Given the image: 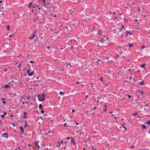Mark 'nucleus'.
<instances>
[{
    "label": "nucleus",
    "mask_w": 150,
    "mask_h": 150,
    "mask_svg": "<svg viewBox=\"0 0 150 150\" xmlns=\"http://www.w3.org/2000/svg\"><path fill=\"white\" fill-rule=\"evenodd\" d=\"M35 4H34V5H32V7H33V8H35V7L34 6H35Z\"/></svg>",
    "instance_id": "c03bdc74"
},
{
    "label": "nucleus",
    "mask_w": 150,
    "mask_h": 150,
    "mask_svg": "<svg viewBox=\"0 0 150 150\" xmlns=\"http://www.w3.org/2000/svg\"><path fill=\"white\" fill-rule=\"evenodd\" d=\"M53 130L51 131L50 129L49 130V131L48 132V133H50V132H52L53 133Z\"/></svg>",
    "instance_id": "f704fd0d"
},
{
    "label": "nucleus",
    "mask_w": 150,
    "mask_h": 150,
    "mask_svg": "<svg viewBox=\"0 0 150 150\" xmlns=\"http://www.w3.org/2000/svg\"><path fill=\"white\" fill-rule=\"evenodd\" d=\"M64 145H66V144L67 143V142H64Z\"/></svg>",
    "instance_id": "680f3d73"
},
{
    "label": "nucleus",
    "mask_w": 150,
    "mask_h": 150,
    "mask_svg": "<svg viewBox=\"0 0 150 150\" xmlns=\"http://www.w3.org/2000/svg\"><path fill=\"white\" fill-rule=\"evenodd\" d=\"M30 98V96H28L27 98L28 100H29Z\"/></svg>",
    "instance_id": "a18cd8bd"
},
{
    "label": "nucleus",
    "mask_w": 150,
    "mask_h": 150,
    "mask_svg": "<svg viewBox=\"0 0 150 150\" xmlns=\"http://www.w3.org/2000/svg\"><path fill=\"white\" fill-rule=\"evenodd\" d=\"M67 66H68V65H69V67L71 68L72 67V66L71 65V64L70 63H69V64H68V63H67Z\"/></svg>",
    "instance_id": "393cba45"
},
{
    "label": "nucleus",
    "mask_w": 150,
    "mask_h": 150,
    "mask_svg": "<svg viewBox=\"0 0 150 150\" xmlns=\"http://www.w3.org/2000/svg\"><path fill=\"white\" fill-rule=\"evenodd\" d=\"M145 64H142V65H141L140 66L142 67V68H143L144 66H145Z\"/></svg>",
    "instance_id": "a878e982"
},
{
    "label": "nucleus",
    "mask_w": 150,
    "mask_h": 150,
    "mask_svg": "<svg viewBox=\"0 0 150 150\" xmlns=\"http://www.w3.org/2000/svg\"><path fill=\"white\" fill-rule=\"evenodd\" d=\"M97 100H98L97 101H98V100H99V99L98 97H97Z\"/></svg>",
    "instance_id": "0e129e2a"
},
{
    "label": "nucleus",
    "mask_w": 150,
    "mask_h": 150,
    "mask_svg": "<svg viewBox=\"0 0 150 150\" xmlns=\"http://www.w3.org/2000/svg\"><path fill=\"white\" fill-rule=\"evenodd\" d=\"M31 69H30L27 71V74H28V75H29V74L30 73V71H31Z\"/></svg>",
    "instance_id": "aec40b11"
},
{
    "label": "nucleus",
    "mask_w": 150,
    "mask_h": 150,
    "mask_svg": "<svg viewBox=\"0 0 150 150\" xmlns=\"http://www.w3.org/2000/svg\"><path fill=\"white\" fill-rule=\"evenodd\" d=\"M4 116H5V115H1V118H4Z\"/></svg>",
    "instance_id": "c756f323"
},
{
    "label": "nucleus",
    "mask_w": 150,
    "mask_h": 150,
    "mask_svg": "<svg viewBox=\"0 0 150 150\" xmlns=\"http://www.w3.org/2000/svg\"><path fill=\"white\" fill-rule=\"evenodd\" d=\"M143 91H142L141 92V93H140L141 94H143Z\"/></svg>",
    "instance_id": "5fc2aeb1"
},
{
    "label": "nucleus",
    "mask_w": 150,
    "mask_h": 150,
    "mask_svg": "<svg viewBox=\"0 0 150 150\" xmlns=\"http://www.w3.org/2000/svg\"><path fill=\"white\" fill-rule=\"evenodd\" d=\"M144 82L143 81H140L139 83V84L140 85H143L144 84Z\"/></svg>",
    "instance_id": "6ab92c4d"
},
{
    "label": "nucleus",
    "mask_w": 150,
    "mask_h": 150,
    "mask_svg": "<svg viewBox=\"0 0 150 150\" xmlns=\"http://www.w3.org/2000/svg\"><path fill=\"white\" fill-rule=\"evenodd\" d=\"M3 113L4 114V115L5 116L6 115V114H7V113L6 112H5V111Z\"/></svg>",
    "instance_id": "7c9ffc66"
},
{
    "label": "nucleus",
    "mask_w": 150,
    "mask_h": 150,
    "mask_svg": "<svg viewBox=\"0 0 150 150\" xmlns=\"http://www.w3.org/2000/svg\"><path fill=\"white\" fill-rule=\"evenodd\" d=\"M124 21L125 22L127 21V19L126 18H124Z\"/></svg>",
    "instance_id": "a19ab883"
},
{
    "label": "nucleus",
    "mask_w": 150,
    "mask_h": 150,
    "mask_svg": "<svg viewBox=\"0 0 150 150\" xmlns=\"http://www.w3.org/2000/svg\"><path fill=\"white\" fill-rule=\"evenodd\" d=\"M11 82H9L8 83V84H5L4 88H9L10 87V83Z\"/></svg>",
    "instance_id": "423d86ee"
},
{
    "label": "nucleus",
    "mask_w": 150,
    "mask_h": 150,
    "mask_svg": "<svg viewBox=\"0 0 150 150\" xmlns=\"http://www.w3.org/2000/svg\"><path fill=\"white\" fill-rule=\"evenodd\" d=\"M30 63H31L32 64H33L34 63V61H33L30 60Z\"/></svg>",
    "instance_id": "4c0bfd02"
},
{
    "label": "nucleus",
    "mask_w": 150,
    "mask_h": 150,
    "mask_svg": "<svg viewBox=\"0 0 150 150\" xmlns=\"http://www.w3.org/2000/svg\"><path fill=\"white\" fill-rule=\"evenodd\" d=\"M122 126H123V127H124V129H125L126 130H125V131H126L127 130V129L126 128V127H125V126H124V124H123L122 125ZM125 131V130H124Z\"/></svg>",
    "instance_id": "c85d7f7f"
},
{
    "label": "nucleus",
    "mask_w": 150,
    "mask_h": 150,
    "mask_svg": "<svg viewBox=\"0 0 150 150\" xmlns=\"http://www.w3.org/2000/svg\"><path fill=\"white\" fill-rule=\"evenodd\" d=\"M64 93L62 91H60L59 92V94L61 95H64Z\"/></svg>",
    "instance_id": "f3484780"
},
{
    "label": "nucleus",
    "mask_w": 150,
    "mask_h": 150,
    "mask_svg": "<svg viewBox=\"0 0 150 150\" xmlns=\"http://www.w3.org/2000/svg\"><path fill=\"white\" fill-rule=\"evenodd\" d=\"M145 46L144 45V46H142L141 48H142V49H143V48H145Z\"/></svg>",
    "instance_id": "c9c22d12"
},
{
    "label": "nucleus",
    "mask_w": 150,
    "mask_h": 150,
    "mask_svg": "<svg viewBox=\"0 0 150 150\" xmlns=\"http://www.w3.org/2000/svg\"><path fill=\"white\" fill-rule=\"evenodd\" d=\"M25 124L24 126V127L25 128H26V127L27 126V122L25 120Z\"/></svg>",
    "instance_id": "dca6fc26"
},
{
    "label": "nucleus",
    "mask_w": 150,
    "mask_h": 150,
    "mask_svg": "<svg viewBox=\"0 0 150 150\" xmlns=\"http://www.w3.org/2000/svg\"><path fill=\"white\" fill-rule=\"evenodd\" d=\"M137 21V20L136 19V20H135L134 21V22H135L136 21Z\"/></svg>",
    "instance_id": "13d9d810"
},
{
    "label": "nucleus",
    "mask_w": 150,
    "mask_h": 150,
    "mask_svg": "<svg viewBox=\"0 0 150 150\" xmlns=\"http://www.w3.org/2000/svg\"><path fill=\"white\" fill-rule=\"evenodd\" d=\"M1 100L3 101L2 102L4 104H5L6 103V102L5 101L6 99L5 98H3L1 99Z\"/></svg>",
    "instance_id": "6e6552de"
},
{
    "label": "nucleus",
    "mask_w": 150,
    "mask_h": 150,
    "mask_svg": "<svg viewBox=\"0 0 150 150\" xmlns=\"http://www.w3.org/2000/svg\"><path fill=\"white\" fill-rule=\"evenodd\" d=\"M125 33H126V34H125V36H127L128 35V34H129L130 35H131L133 33H131L130 32V31H128V30H127L125 32Z\"/></svg>",
    "instance_id": "0eeeda50"
},
{
    "label": "nucleus",
    "mask_w": 150,
    "mask_h": 150,
    "mask_svg": "<svg viewBox=\"0 0 150 150\" xmlns=\"http://www.w3.org/2000/svg\"><path fill=\"white\" fill-rule=\"evenodd\" d=\"M23 118H24V119H26V117H27V116H25V115H24V116H23Z\"/></svg>",
    "instance_id": "e433bc0d"
},
{
    "label": "nucleus",
    "mask_w": 150,
    "mask_h": 150,
    "mask_svg": "<svg viewBox=\"0 0 150 150\" xmlns=\"http://www.w3.org/2000/svg\"><path fill=\"white\" fill-rule=\"evenodd\" d=\"M98 34L99 35H102V34L101 33V31L100 30H98Z\"/></svg>",
    "instance_id": "f8f14e48"
},
{
    "label": "nucleus",
    "mask_w": 150,
    "mask_h": 150,
    "mask_svg": "<svg viewBox=\"0 0 150 150\" xmlns=\"http://www.w3.org/2000/svg\"><path fill=\"white\" fill-rule=\"evenodd\" d=\"M120 30V31H122V28H120L119 29Z\"/></svg>",
    "instance_id": "bf43d9fd"
},
{
    "label": "nucleus",
    "mask_w": 150,
    "mask_h": 150,
    "mask_svg": "<svg viewBox=\"0 0 150 150\" xmlns=\"http://www.w3.org/2000/svg\"><path fill=\"white\" fill-rule=\"evenodd\" d=\"M133 45H134L132 43L129 44L128 45V46L129 47H131L132 46H133Z\"/></svg>",
    "instance_id": "2eb2a0df"
},
{
    "label": "nucleus",
    "mask_w": 150,
    "mask_h": 150,
    "mask_svg": "<svg viewBox=\"0 0 150 150\" xmlns=\"http://www.w3.org/2000/svg\"><path fill=\"white\" fill-rule=\"evenodd\" d=\"M122 28V29H124V26H122V28Z\"/></svg>",
    "instance_id": "69168bd1"
},
{
    "label": "nucleus",
    "mask_w": 150,
    "mask_h": 150,
    "mask_svg": "<svg viewBox=\"0 0 150 150\" xmlns=\"http://www.w3.org/2000/svg\"><path fill=\"white\" fill-rule=\"evenodd\" d=\"M35 142V145L37 146L39 148L40 146L38 145V143H39V142L38 141H37L36 142Z\"/></svg>",
    "instance_id": "1a4fd4ad"
},
{
    "label": "nucleus",
    "mask_w": 150,
    "mask_h": 150,
    "mask_svg": "<svg viewBox=\"0 0 150 150\" xmlns=\"http://www.w3.org/2000/svg\"><path fill=\"white\" fill-rule=\"evenodd\" d=\"M41 97V95H39L38 96V100L39 101H44L45 100V97H42V99H41L40 97Z\"/></svg>",
    "instance_id": "f257e3e1"
},
{
    "label": "nucleus",
    "mask_w": 150,
    "mask_h": 150,
    "mask_svg": "<svg viewBox=\"0 0 150 150\" xmlns=\"http://www.w3.org/2000/svg\"><path fill=\"white\" fill-rule=\"evenodd\" d=\"M67 126V124L66 123H65L64 124V126L65 127L66 126Z\"/></svg>",
    "instance_id": "79ce46f5"
},
{
    "label": "nucleus",
    "mask_w": 150,
    "mask_h": 150,
    "mask_svg": "<svg viewBox=\"0 0 150 150\" xmlns=\"http://www.w3.org/2000/svg\"><path fill=\"white\" fill-rule=\"evenodd\" d=\"M7 69H5L4 70L5 72H6L7 71Z\"/></svg>",
    "instance_id": "49530a36"
},
{
    "label": "nucleus",
    "mask_w": 150,
    "mask_h": 150,
    "mask_svg": "<svg viewBox=\"0 0 150 150\" xmlns=\"http://www.w3.org/2000/svg\"><path fill=\"white\" fill-rule=\"evenodd\" d=\"M13 95L15 96H17L16 94L15 93H14Z\"/></svg>",
    "instance_id": "3c124183"
},
{
    "label": "nucleus",
    "mask_w": 150,
    "mask_h": 150,
    "mask_svg": "<svg viewBox=\"0 0 150 150\" xmlns=\"http://www.w3.org/2000/svg\"><path fill=\"white\" fill-rule=\"evenodd\" d=\"M119 57V55H117L116 57H115V58H116V59H117Z\"/></svg>",
    "instance_id": "de8ad7c7"
},
{
    "label": "nucleus",
    "mask_w": 150,
    "mask_h": 150,
    "mask_svg": "<svg viewBox=\"0 0 150 150\" xmlns=\"http://www.w3.org/2000/svg\"><path fill=\"white\" fill-rule=\"evenodd\" d=\"M15 122L12 123H11V124H13V126L14 127L15 126Z\"/></svg>",
    "instance_id": "58836bf2"
},
{
    "label": "nucleus",
    "mask_w": 150,
    "mask_h": 150,
    "mask_svg": "<svg viewBox=\"0 0 150 150\" xmlns=\"http://www.w3.org/2000/svg\"><path fill=\"white\" fill-rule=\"evenodd\" d=\"M125 96H128V98L129 99L131 97V96L130 95H128L127 94H126Z\"/></svg>",
    "instance_id": "5701e85b"
},
{
    "label": "nucleus",
    "mask_w": 150,
    "mask_h": 150,
    "mask_svg": "<svg viewBox=\"0 0 150 150\" xmlns=\"http://www.w3.org/2000/svg\"><path fill=\"white\" fill-rule=\"evenodd\" d=\"M2 123L1 122V120H0V127L2 126Z\"/></svg>",
    "instance_id": "473e14b6"
},
{
    "label": "nucleus",
    "mask_w": 150,
    "mask_h": 150,
    "mask_svg": "<svg viewBox=\"0 0 150 150\" xmlns=\"http://www.w3.org/2000/svg\"><path fill=\"white\" fill-rule=\"evenodd\" d=\"M148 133H150V129H149V131Z\"/></svg>",
    "instance_id": "774afa93"
},
{
    "label": "nucleus",
    "mask_w": 150,
    "mask_h": 150,
    "mask_svg": "<svg viewBox=\"0 0 150 150\" xmlns=\"http://www.w3.org/2000/svg\"><path fill=\"white\" fill-rule=\"evenodd\" d=\"M41 112L42 113H44V111L43 110V109H42L41 111Z\"/></svg>",
    "instance_id": "2f4dec72"
},
{
    "label": "nucleus",
    "mask_w": 150,
    "mask_h": 150,
    "mask_svg": "<svg viewBox=\"0 0 150 150\" xmlns=\"http://www.w3.org/2000/svg\"><path fill=\"white\" fill-rule=\"evenodd\" d=\"M112 14L114 15H115L116 14V13L115 12H113Z\"/></svg>",
    "instance_id": "8fccbe9b"
},
{
    "label": "nucleus",
    "mask_w": 150,
    "mask_h": 150,
    "mask_svg": "<svg viewBox=\"0 0 150 150\" xmlns=\"http://www.w3.org/2000/svg\"><path fill=\"white\" fill-rule=\"evenodd\" d=\"M138 114L137 112H135L133 114V115L134 116L137 115Z\"/></svg>",
    "instance_id": "412c9836"
},
{
    "label": "nucleus",
    "mask_w": 150,
    "mask_h": 150,
    "mask_svg": "<svg viewBox=\"0 0 150 150\" xmlns=\"http://www.w3.org/2000/svg\"><path fill=\"white\" fill-rule=\"evenodd\" d=\"M142 127L143 129H145L146 127V126L145 125L143 124L142 125Z\"/></svg>",
    "instance_id": "4468645a"
},
{
    "label": "nucleus",
    "mask_w": 150,
    "mask_h": 150,
    "mask_svg": "<svg viewBox=\"0 0 150 150\" xmlns=\"http://www.w3.org/2000/svg\"><path fill=\"white\" fill-rule=\"evenodd\" d=\"M60 144L62 145H64V143L62 141H61L60 142H58L57 143V147H59L61 145Z\"/></svg>",
    "instance_id": "20e7f679"
},
{
    "label": "nucleus",
    "mask_w": 150,
    "mask_h": 150,
    "mask_svg": "<svg viewBox=\"0 0 150 150\" xmlns=\"http://www.w3.org/2000/svg\"><path fill=\"white\" fill-rule=\"evenodd\" d=\"M42 2L45 3L46 2V0H42Z\"/></svg>",
    "instance_id": "603ef678"
},
{
    "label": "nucleus",
    "mask_w": 150,
    "mask_h": 150,
    "mask_svg": "<svg viewBox=\"0 0 150 150\" xmlns=\"http://www.w3.org/2000/svg\"><path fill=\"white\" fill-rule=\"evenodd\" d=\"M100 80L102 81H103V79L102 76L100 78Z\"/></svg>",
    "instance_id": "72a5a7b5"
},
{
    "label": "nucleus",
    "mask_w": 150,
    "mask_h": 150,
    "mask_svg": "<svg viewBox=\"0 0 150 150\" xmlns=\"http://www.w3.org/2000/svg\"><path fill=\"white\" fill-rule=\"evenodd\" d=\"M39 108L40 109L42 108V105L41 104H40L39 105Z\"/></svg>",
    "instance_id": "a211bd4d"
},
{
    "label": "nucleus",
    "mask_w": 150,
    "mask_h": 150,
    "mask_svg": "<svg viewBox=\"0 0 150 150\" xmlns=\"http://www.w3.org/2000/svg\"><path fill=\"white\" fill-rule=\"evenodd\" d=\"M34 74V72L33 71L30 74H29V75H28L29 76H31L33 75Z\"/></svg>",
    "instance_id": "ddd939ff"
},
{
    "label": "nucleus",
    "mask_w": 150,
    "mask_h": 150,
    "mask_svg": "<svg viewBox=\"0 0 150 150\" xmlns=\"http://www.w3.org/2000/svg\"><path fill=\"white\" fill-rule=\"evenodd\" d=\"M23 114L24 115H25L27 114V112H24Z\"/></svg>",
    "instance_id": "6e6d98bb"
},
{
    "label": "nucleus",
    "mask_w": 150,
    "mask_h": 150,
    "mask_svg": "<svg viewBox=\"0 0 150 150\" xmlns=\"http://www.w3.org/2000/svg\"><path fill=\"white\" fill-rule=\"evenodd\" d=\"M66 145H65L64 146V147L63 148L64 149H65L66 148Z\"/></svg>",
    "instance_id": "e2e57ef3"
},
{
    "label": "nucleus",
    "mask_w": 150,
    "mask_h": 150,
    "mask_svg": "<svg viewBox=\"0 0 150 150\" xmlns=\"http://www.w3.org/2000/svg\"><path fill=\"white\" fill-rule=\"evenodd\" d=\"M139 150H147V149H143V150L140 149Z\"/></svg>",
    "instance_id": "338daca9"
},
{
    "label": "nucleus",
    "mask_w": 150,
    "mask_h": 150,
    "mask_svg": "<svg viewBox=\"0 0 150 150\" xmlns=\"http://www.w3.org/2000/svg\"><path fill=\"white\" fill-rule=\"evenodd\" d=\"M2 137H4L6 139L8 138V134L6 132L2 134Z\"/></svg>",
    "instance_id": "7ed1b4c3"
},
{
    "label": "nucleus",
    "mask_w": 150,
    "mask_h": 150,
    "mask_svg": "<svg viewBox=\"0 0 150 150\" xmlns=\"http://www.w3.org/2000/svg\"><path fill=\"white\" fill-rule=\"evenodd\" d=\"M32 5V3L31 2H30L29 3V8L31 7V6Z\"/></svg>",
    "instance_id": "bb28decb"
},
{
    "label": "nucleus",
    "mask_w": 150,
    "mask_h": 150,
    "mask_svg": "<svg viewBox=\"0 0 150 150\" xmlns=\"http://www.w3.org/2000/svg\"><path fill=\"white\" fill-rule=\"evenodd\" d=\"M106 106L107 105L106 104L105 105H104L103 107V110L105 112H106Z\"/></svg>",
    "instance_id": "9d476101"
},
{
    "label": "nucleus",
    "mask_w": 150,
    "mask_h": 150,
    "mask_svg": "<svg viewBox=\"0 0 150 150\" xmlns=\"http://www.w3.org/2000/svg\"><path fill=\"white\" fill-rule=\"evenodd\" d=\"M71 143H72L74 145H76V143L75 142L74 139L72 138V137H71Z\"/></svg>",
    "instance_id": "39448f33"
},
{
    "label": "nucleus",
    "mask_w": 150,
    "mask_h": 150,
    "mask_svg": "<svg viewBox=\"0 0 150 150\" xmlns=\"http://www.w3.org/2000/svg\"><path fill=\"white\" fill-rule=\"evenodd\" d=\"M134 147V146H131L130 147V148L132 149V148H133Z\"/></svg>",
    "instance_id": "ea45409f"
},
{
    "label": "nucleus",
    "mask_w": 150,
    "mask_h": 150,
    "mask_svg": "<svg viewBox=\"0 0 150 150\" xmlns=\"http://www.w3.org/2000/svg\"><path fill=\"white\" fill-rule=\"evenodd\" d=\"M20 128L21 129V130L22 132V134H24L23 132L24 131V128H23V127H22L21 126H20Z\"/></svg>",
    "instance_id": "9b49d317"
},
{
    "label": "nucleus",
    "mask_w": 150,
    "mask_h": 150,
    "mask_svg": "<svg viewBox=\"0 0 150 150\" xmlns=\"http://www.w3.org/2000/svg\"><path fill=\"white\" fill-rule=\"evenodd\" d=\"M21 65V64H19V65H18V67L19 68H20V66Z\"/></svg>",
    "instance_id": "09e8293b"
},
{
    "label": "nucleus",
    "mask_w": 150,
    "mask_h": 150,
    "mask_svg": "<svg viewBox=\"0 0 150 150\" xmlns=\"http://www.w3.org/2000/svg\"><path fill=\"white\" fill-rule=\"evenodd\" d=\"M96 107H94V108H93V110L96 109Z\"/></svg>",
    "instance_id": "052dcab7"
},
{
    "label": "nucleus",
    "mask_w": 150,
    "mask_h": 150,
    "mask_svg": "<svg viewBox=\"0 0 150 150\" xmlns=\"http://www.w3.org/2000/svg\"><path fill=\"white\" fill-rule=\"evenodd\" d=\"M18 63H19L18 62V61H17V62H16V64H18Z\"/></svg>",
    "instance_id": "864d4df0"
},
{
    "label": "nucleus",
    "mask_w": 150,
    "mask_h": 150,
    "mask_svg": "<svg viewBox=\"0 0 150 150\" xmlns=\"http://www.w3.org/2000/svg\"><path fill=\"white\" fill-rule=\"evenodd\" d=\"M146 123L148 124L149 125L150 124V120L148 121L147 122H146Z\"/></svg>",
    "instance_id": "cd10ccee"
},
{
    "label": "nucleus",
    "mask_w": 150,
    "mask_h": 150,
    "mask_svg": "<svg viewBox=\"0 0 150 150\" xmlns=\"http://www.w3.org/2000/svg\"><path fill=\"white\" fill-rule=\"evenodd\" d=\"M33 35H31L30 36L29 38V39L30 40H32L33 38L36 36V35H35V32H33Z\"/></svg>",
    "instance_id": "f03ea898"
},
{
    "label": "nucleus",
    "mask_w": 150,
    "mask_h": 150,
    "mask_svg": "<svg viewBox=\"0 0 150 150\" xmlns=\"http://www.w3.org/2000/svg\"><path fill=\"white\" fill-rule=\"evenodd\" d=\"M46 96V95L45 94H43L42 95H41V96H42V97H45Z\"/></svg>",
    "instance_id": "b1692460"
},
{
    "label": "nucleus",
    "mask_w": 150,
    "mask_h": 150,
    "mask_svg": "<svg viewBox=\"0 0 150 150\" xmlns=\"http://www.w3.org/2000/svg\"><path fill=\"white\" fill-rule=\"evenodd\" d=\"M138 11H140V12H141V11L140 9V8L139 7L138 8Z\"/></svg>",
    "instance_id": "37998d69"
},
{
    "label": "nucleus",
    "mask_w": 150,
    "mask_h": 150,
    "mask_svg": "<svg viewBox=\"0 0 150 150\" xmlns=\"http://www.w3.org/2000/svg\"><path fill=\"white\" fill-rule=\"evenodd\" d=\"M72 111L73 112H75V110L72 109Z\"/></svg>",
    "instance_id": "4d7b16f0"
},
{
    "label": "nucleus",
    "mask_w": 150,
    "mask_h": 150,
    "mask_svg": "<svg viewBox=\"0 0 150 150\" xmlns=\"http://www.w3.org/2000/svg\"><path fill=\"white\" fill-rule=\"evenodd\" d=\"M10 26L9 25H8L7 26V30H9L10 29Z\"/></svg>",
    "instance_id": "4be33fe9"
}]
</instances>
